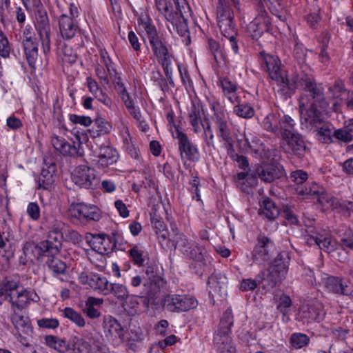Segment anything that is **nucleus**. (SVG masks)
Returning <instances> with one entry per match:
<instances>
[{
    "instance_id": "1",
    "label": "nucleus",
    "mask_w": 353,
    "mask_h": 353,
    "mask_svg": "<svg viewBox=\"0 0 353 353\" xmlns=\"http://www.w3.org/2000/svg\"><path fill=\"white\" fill-rule=\"evenodd\" d=\"M299 87L303 90L299 99L301 125L311 130L325 121L328 104L323 88L316 85L312 78L302 77Z\"/></svg>"
},
{
    "instance_id": "2",
    "label": "nucleus",
    "mask_w": 353,
    "mask_h": 353,
    "mask_svg": "<svg viewBox=\"0 0 353 353\" xmlns=\"http://www.w3.org/2000/svg\"><path fill=\"white\" fill-rule=\"evenodd\" d=\"M261 61L265 65L271 79L279 86V92L285 97H290L297 88L301 77L297 74L289 76L281 68V61L276 55L270 54L265 52H260Z\"/></svg>"
},
{
    "instance_id": "3",
    "label": "nucleus",
    "mask_w": 353,
    "mask_h": 353,
    "mask_svg": "<svg viewBox=\"0 0 353 353\" xmlns=\"http://www.w3.org/2000/svg\"><path fill=\"white\" fill-rule=\"evenodd\" d=\"M210 108L213 111L212 120L215 125L216 132L219 141L223 143L227 154L229 156H233L234 153V141L228 121L227 114L217 101L210 103Z\"/></svg>"
},
{
    "instance_id": "4",
    "label": "nucleus",
    "mask_w": 353,
    "mask_h": 353,
    "mask_svg": "<svg viewBox=\"0 0 353 353\" xmlns=\"http://www.w3.org/2000/svg\"><path fill=\"white\" fill-rule=\"evenodd\" d=\"M61 236L57 233L50 234L47 239L36 245L26 242L23 248L25 256L30 260L39 259L41 256L53 257L58 254L61 248Z\"/></svg>"
},
{
    "instance_id": "5",
    "label": "nucleus",
    "mask_w": 353,
    "mask_h": 353,
    "mask_svg": "<svg viewBox=\"0 0 353 353\" xmlns=\"http://www.w3.org/2000/svg\"><path fill=\"white\" fill-rule=\"evenodd\" d=\"M233 323L232 310L228 308L221 318L217 332L214 336V345L219 353L235 352L230 336Z\"/></svg>"
},
{
    "instance_id": "6",
    "label": "nucleus",
    "mask_w": 353,
    "mask_h": 353,
    "mask_svg": "<svg viewBox=\"0 0 353 353\" xmlns=\"http://www.w3.org/2000/svg\"><path fill=\"white\" fill-rule=\"evenodd\" d=\"M0 293L5 300L10 303L12 312L22 310L30 301H35L28 290L13 281L5 283L1 288Z\"/></svg>"
},
{
    "instance_id": "7",
    "label": "nucleus",
    "mask_w": 353,
    "mask_h": 353,
    "mask_svg": "<svg viewBox=\"0 0 353 353\" xmlns=\"http://www.w3.org/2000/svg\"><path fill=\"white\" fill-rule=\"evenodd\" d=\"M140 26L147 37L152 51L161 65L172 62L171 54L159 37L155 26L150 23V20L146 21L141 20Z\"/></svg>"
},
{
    "instance_id": "8",
    "label": "nucleus",
    "mask_w": 353,
    "mask_h": 353,
    "mask_svg": "<svg viewBox=\"0 0 353 353\" xmlns=\"http://www.w3.org/2000/svg\"><path fill=\"white\" fill-rule=\"evenodd\" d=\"M304 237L307 245H316L320 250L327 253L335 251L339 245L336 239L325 236L321 230H317L313 226L306 227Z\"/></svg>"
},
{
    "instance_id": "9",
    "label": "nucleus",
    "mask_w": 353,
    "mask_h": 353,
    "mask_svg": "<svg viewBox=\"0 0 353 353\" xmlns=\"http://www.w3.org/2000/svg\"><path fill=\"white\" fill-rule=\"evenodd\" d=\"M290 258L285 252L279 253L269 265L265 272V279L271 287L275 286L285 279L288 271Z\"/></svg>"
},
{
    "instance_id": "10",
    "label": "nucleus",
    "mask_w": 353,
    "mask_h": 353,
    "mask_svg": "<svg viewBox=\"0 0 353 353\" xmlns=\"http://www.w3.org/2000/svg\"><path fill=\"white\" fill-rule=\"evenodd\" d=\"M197 301L193 296L180 294H168L163 301V307L170 312H183L197 306Z\"/></svg>"
},
{
    "instance_id": "11",
    "label": "nucleus",
    "mask_w": 353,
    "mask_h": 353,
    "mask_svg": "<svg viewBox=\"0 0 353 353\" xmlns=\"http://www.w3.org/2000/svg\"><path fill=\"white\" fill-rule=\"evenodd\" d=\"M275 250L274 241L264 234H260L252 252L253 262L259 265L263 264L270 259Z\"/></svg>"
},
{
    "instance_id": "12",
    "label": "nucleus",
    "mask_w": 353,
    "mask_h": 353,
    "mask_svg": "<svg viewBox=\"0 0 353 353\" xmlns=\"http://www.w3.org/2000/svg\"><path fill=\"white\" fill-rule=\"evenodd\" d=\"M23 52L30 67L34 69L38 61V43L31 26L27 25L22 34Z\"/></svg>"
},
{
    "instance_id": "13",
    "label": "nucleus",
    "mask_w": 353,
    "mask_h": 353,
    "mask_svg": "<svg viewBox=\"0 0 353 353\" xmlns=\"http://www.w3.org/2000/svg\"><path fill=\"white\" fill-rule=\"evenodd\" d=\"M172 131V137L178 140L179 150L182 159H186L191 161H198L200 154L196 145H194L188 139V136L181 131L179 128L174 126Z\"/></svg>"
},
{
    "instance_id": "14",
    "label": "nucleus",
    "mask_w": 353,
    "mask_h": 353,
    "mask_svg": "<svg viewBox=\"0 0 353 353\" xmlns=\"http://www.w3.org/2000/svg\"><path fill=\"white\" fill-rule=\"evenodd\" d=\"M77 143L73 141L72 144L67 141L64 138L53 135L51 137V143L54 148L63 155L76 157L81 155L79 152L81 143L86 139V137L82 134H76Z\"/></svg>"
},
{
    "instance_id": "15",
    "label": "nucleus",
    "mask_w": 353,
    "mask_h": 353,
    "mask_svg": "<svg viewBox=\"0 0 353 353\" xmlns=\"http://www.w3.org/2000/svg\"><path fill=\"white\" fill-rule=\"evenodd\" d=\"M181 8L182 11L179 16L174 20L170 21V23L172 27L168 25V28L170 32L172 29L176 30V32L182 37L188 39L187 44L190 43V32L188 26V19L191 16V9L186 1L181 0Z\"/></svg>"
},
{
    "instance_id": "16",
    "label": "nucleus",
    "mask_w": 353,
    "mask_h": 353,
    "mask_svg": "<svg viewBox=\"0 0 353 353\" xmlns=\"http://www.w3.org/2000/svg\"><path fill=\"white\" fill-rule=\"evenodd\" d=\"M79 281L83 285H88L93 290L107 295L110 294V283L105 276L99 274L81 272Z\"/></svg>"
},
{
    "instance_id": "17",
    "label": "nucleus",
    "mask_w": 353,
    "mask_h": 353,
    "mask_svg": "<svg viewBox=\"0 0 353 353\" xmlns=\"http://www.w3.org/2000/svg\"><path fill=\"white\" fill-rule=\"evenodd\" d=\"M281 146L285 152L298 157L303 155L305 150V142L298 132L288 136L284 134Z\"/></svg>"
},
{
    "instance_id": "18",
    "label": "nucleus",
    "mask_w": 353,
    "mask_h": 353,
    "mask_svg": "<svg viewBox=\"0 0 353 353\" xmlns=\"http://www.w3.org/2000/svg\"><path fill=\"white\" fill-rule=\"evenodd\" d=\"M68 211L71 216L78 219L97 221L101 219L99 209L95 205L74 203L70 206Z\"/></svg>"
},
{
    "instance_id": "19",
    "label": "nucleus",
    "mask_w": 353,
    "mask_h": 353,
    "mask_svg": "<svg viewBox=\"0 0 353 353\" xmlns=\"http://www.w3.org/2000/svg\"><path fill=\"white\" fill-rule=\"evenodd\" d=\"M283 168L278 163H263L255 171V174L265 183H272L283 174Z\"/></svg>"
},
{
    "instance_id": "20",
    "label": "nucleus",
    "mask_w": 353,
    "mask_h": 353,
    "mask_svg": "<svg viewBox=\"0 0 353 353\" xmlns=\"http://www.w3.org/2000/svg\"><path fill=\"white\" fill-rule=\"evenodd\" d=\"M88 240L92 249L103 255L110 253L116 247L114 237L104 234H91Z\"/></svg>"
},
{
    "instance_id": "21",
    "label": "nucleus",
    "mask_w": 353,
    "mask_h": 353,
    "mask_svg": "<svg viewBox=\"0 0 353 353\" xmlns=\"http://www.w3.org/2000/svg\"><path fill=\"white\" fill-rule=\"evenodd\" d=\"M270 25V21L268 13L264 10H261L257 16L248 25V32L253 39H258L268 30Z\"/></svg>"
},
{
    "instance_id": "22",
    "label": "nucleus",
    "mask_w": 353,
    "mask_h": 353,
    "mask_svg": "<svg viewBox=\"0 0 353 353\" xmlns=\"http://www.w3.org/2000/svg\"><path fill=\"white\" fill-rule=\"evenodd\" d=\"M95 171L86 165H80L74 170L72 181L79 187L90 188L95 180Z\"/></svg>"
},
{
    "instance_id": "23",
    "label": "nucleus",
    "mask_w": 353,
    "mask_h": 353,
    "mask_svg": "<svg viewBox=\"0 0 353 353\" xmlns=\"http://www.w3.org/2000/svg\"><path fill=\"white\" fill-rule=\"evenodd\" d=\"M238 143L240 148L244 151L249 150L254 152L260 157L263 158L265 156V146L256 137L251 133L246 134L244 132L242 139H238Z\"/></svg>"
},
{
    "instance_id": "24",
    "label": "nucleus",
    "mask_w": 353,
    "mask_h": 353,
    "mask_svg": "<svg viewBox=\"0 0 353 353\" xmlns=\"http://www.w3.org/2000/svg\"><path fill=\"white\" fill-rule=\"evenodd\" d=\"M119 157L117 150L109 145H105L100 147L98 155L93 161L98 168H104L116 163Z\"/></svg>"
},
{
    "instance_id": "25",
    "label": "nucleus",
    "mask_w": 353,
    "mask_h": 353,
    "mask_svg": "<svg viewBox=\"0 0 353 353\" xmlns=\"http://www.w3.org/2000/svg\"><path fill=\"white\" fill-rule=\"evenodd\" d=\"M145 274L148 279L144 281L143 290L141 294L143 296H152L159 290L160 283L163 282V280L157 274L153 265L146 266Z\"/></svg>"
},
{
    "instance_id": "26",
    "label": "nucleus",
    "mask_w": 353,
    "mask_h": 353,
    "mask_svg": "<svg viewBox=\"0 0 353 353\" xmlns=\"http://www.w3.org/2000/svg\"><path fill=\"white\" fill-rule=\"evenodd\" d=\"M349 281L343 278L329 276L325 281L326 290L332 293L348 296L352 292Z\"/></svg>"
},
{
    "instance_id": "27",
    "label": "nucleus",
    "mask_w": 353,
    "mask_h": 353,
    "mask_svg": "<svg viewBox=\"0 0 353 353\" xmlns=\"http://www.w3.org/2000/svg\"><path fill=\"white\" fill-rule=\"evenodd\" d=\"M233 106V113L238 117L251 119L255 111L252 105L246 101V93L230 102Z\"/></svg>"
},
{
    "instance_id": "28",
    "label": "nucleus",
    "mask_w": 353,
    "mask_h": 353,
    "mask_svg": "<svg viewBox=\"0 0 353 353\" xmlns=\"http://www.w3.org/2000/svg\"><path fill=\"white\" fill-rule=\"evenodd\" d=\"M188 120L191 126L192 131L199 134L203 128V122L201 117V107L199 103L192 101L188 109Z\"/></svg>"
},
{
    "instance_id": "29",
    "label": "nucleus",
    "mask_w": 353,
    "mask_h": 353,
    "mask_svg": "<svg viewBox=\"0 0 353 353\" xmlns=\"http://www.w3.org/2000/svg\"><path fill=\"white\" fill-rule=\"evenodd\" d=\"M11 321L20 336L29 335L32 332L30 319L22 314L21 310L13 312Z\"/></svg>"
},
{
    "instance_id": "30",
    "label": "nucleus",
    "mask_w": 353,
    "mask_h": 353,
    "mask_svg": "<svg viewBox=\"0 0 353 353\" xmlns=\"http://www.w3.org/2000/svg\"><path fill=\"white\" fill-rule=\"evenodd\" d=\"M103 329L105 336L112 339H121L123 330L120 323L111 316H105L103 319Z\"/></svg>"
},
{
    "instance_id": "31",
    "label": "nucleus",
    "mask_w": 353,
    "mask_h": 353,
    "mask_svg": "<svg viewBox=\"0 0 353 353\" xmlns=\"http://www.w3.org/2000/svg\"><path fill=\"white\" fill-rule=\"evenodd\" d=\"M77 25L74 19L66 14H62L59 19V28L62 37L65 39H72L77 30Z\"/></svg>"
},
{
    "instance_id": "32",
    "label": "nucleus",
    "mask_w": 353,
    "mask_h": 353,
    "mask_svg": "<svg viewBox=\"0 0 353 353\" xmlns=\"http://www.w3.org/2000/svg\"><path fill=\"white\" fill-rule=\"evenodd\" d=\"M302 318L307 323L313 321H321L325 316V312L321 303L316 302L312 305L303 307L301 311Z\"/></svg>"
},
{
    "instance_id": "33",
    "label": "nucleus",
    "mask_w": 353,
    "mask_h": 353,
    "mask_svg": "<svg viewBox=\"0 0 353 353\" xmlns=\"http://www.w3.org/2000/svg\"><path fill=\"white\" fill-rule=\"evenodd\" d=\"M223 95L230 101H234L239 97L245 94V92L240 89L234 83H232L228 78L221 79L219 81Z\"/></svg>"
},
{
    "instance_id": "34",
    "label": "nucleus",
    "mask_w": 353,
    "mask_h": 353,
    "mask_svg": "<svg viewBox=\"0 0 353 353\" xmlns=\"http://www.w3.org/2000/svg\"><path fill=\"white\" fill-rule=\"evenodd\" d=\"M103 303V299L90 296L85 301L83 312L90 319L98 318L101 315L99 308Z\"/></svg>"
},
{
    "instance_id": "35",
    "label": "nucleus",
    "mask_w": 353,
    "mask_h": 353,
    "mask_svg": "<svg viewBox=\"0 0 353 353\" xmlns=\"http://www.w3.org/2000/svg\"><path fill=\"white\" fill-rule=\"evenodd\" d=\"M295 193L300 199H314L316 193L322 192V186L316 183H312L310 185H298L294 188Z\"/></svg>"
},
{
    "instance_id": "36",
    "label": "nucleus",
    "mask_w": 353,
    "mask_h": 353,
    "mask_svg": "<svg viewBox=\"0 0 353 353\" xmlns=\"http://www.w3.org/2000/svg\"><path fill=\"white\" fill-rule=\"evenodd\" d=\"M322 190V192L315 194L314 199H316L318 203L325 209H339L341 201L327 193L323 186Z\"/></svg>"
},
{
    "instance_id": "37",
    "label": "nucleus",
    "mask_w": 353,
    "mask_h": 353,
    "mask_svg": "<svg viewBox=\"0 0 353 353\" xmlns=\"http://www.w3.org/2000/svg\"><path fill=\"white\" fill-rule=\"evenodd\" d=\"M94 339L85 341L83 339L72 337L70 341V349L72 353H91Z\"/></svg>"
},
{
    "instance_id": "38",
    "label": "nucleus",
    "mask_w": 353,
    "mask_h": 353,
    "mask_svg": "<svg viewBox=\"0 0 353 353\" xmlns=\"http://www.w3.org/2000/svg\"><path fill=\"white\" fill-rule=\"evenodd\" d=\"M259 214L270 220H274L279 214V209L270 198H265L260 203Z\"/></svg>"
},
{
    "instance_id": "39",
    "label": "nucleus",
    "mask_w": 353,
    "mask_h": 353,
    "mask_svg": "<svg viewBox=\"0 0 353 353\" xmlns=\"http://www.w3.org/2000/svg\"><path fill=\"white\" fill-rule=\"evenodd\" d=\"M151 224L159 239L165 241L169 236V232L163 219L159 215L154 214L151 216Z\"/></svg>"
},
{
    "instance_id": "40",
    "label": "nucleus",
    "mask_w": 353,
    "mask_h": 353,
    "mask_svg": "<svg viewBox=\"0 0 353 353\" xmlns=\"http://www.w3.org/2000/svg\"><path fill=\"white\" fill-rule=\"evenodd\" d=\"M217 22L234 19V14L228 0H219L216 8Z\"/></svg>"
},
{
    "instance_id": "41",
    "label": "nucleus",
    "mask_w": 353,
    "mask_h": 353,
    "mask_svg": "<svg viewBox=\"0 0 353 353\" xmlns=\"http://www.w3.org/2000/svg\"><path fill=\"white\" fill-rule=\"evenodd\" d=\"M45 343L49 347L52 348L60 353H64L70 350V344H68L65 340L56 336H46Z\"/></svg>"
},
{
    "instance_id": "42",
    "label": "nucleus",
    "mask_w": 353,
    "mask_h": 353,
    "mask_svg": "<svg viewBox=\"0 0 353 353\" xmlns=\"http://www.w3.org/2000/svg\"><path fill=\"white\" fill-rule=\"evenodd\" d=\"M112 129L110 122L103 118H98L95 120L94 127L90 130V133L93 137H97L110 133Z\"/></svg>"
},
{
    "instance_id": "43",
    "label": "nucleus",
    "mask_w": 353,
    "mask_h": 353,
    "mask_svg": "<svg viewBox=\"0 0 353 353\" xmlns=\"http://www.w3.org/2000/svg\"><path fill=\"white\" fill-rule=\"evenodd\" d=\"M294 125L295 122L290 117L283 115L279 121V133L283 137L284 134L288 136L297 132L294 129Z\"/></svg>"
},
{
    "instance_id": "44",
    "label": "nucleus",
    "mask_w": 353,
    "mask_h": 353,
    "mask_svg": "<svg viewBox=\"0 0 353 353\" xmlns=\"http://www.w3.org/2000/svg\"><path fill=\"white\" fill-rule=\"evenodd\" d=\"M265 280V271L261 272L256 275L255 279H244L240 283L239 289L241 291H252L255 290L259 284Z\"/></svg>"
},
{
    "instance_id": "45",
    "label": "nucleus",
    "mask_w": 353,
    "mask_h": 353,
    "mask_svg": "<svg viewBox=\"0 0 353 353\" xmlns=\"http://www.w3.org/2000/svg\"><path fill=\"white\" fill-rule=\"evenodd\" d=\"M50 26L43 22L42 27L38 28V33L42 45L43 52L46 54L50 50Z\"/></svg>"
},
{
    "instance_id": "46",
    "label": "nucleus",
    "mask_w": 353,
    "mask_h": 353,
    "mask_svg": "<svg viewBox=\"0 0 353 353\" xmlns=\"http://www.w3.org/2000/svg\"><path fill=\"white\" fill-rule=\"evenodd\" d=\"M290 346L294 349H301L307 346L310 343L309 336L303 333H292L289 339Z\"/></svg>"
},
{
    "instance_id": "47",
    "label": "nucleus",
    "mask_w": 353,
    "mask_h": 353,
    "mask_svg": "<svg viewBox=\"0 0 353 353\" xmlns=\"http://www.w3.org/2000/svg\"><path fill=\"white\" fill-rule=\"evenodd\" d=\"M128 254L136 265L139 267L144 265L147 252L142 248L134 245L128 251Z\"/></svg>"
},
{
    "instance_id": "48",
    "label": "nucleus",
    "mask_w": 353,
    "mask_h": 353,
    "mask_svg": "<svg viewBox=\"0 0 353 353\" xmlns=\"http://www.w3.org/2000/svg\"><path fill=\"white\" fill-rule=\"evenodd\" d=\"M46 265L49 270L52 272L54 276H58L59 275L63 274L65 272V263L54 256L51 257L46 261Z\"/></svg>"
},
{
    "instance_id": "49",
    "label": "nucleus",
    "mask_w": 353,
    "mask_h": 353,
    "mask_svg": "<svg viewBox=\"0 0 353 353\" xmlns=\"http://www.w3.org/2000/svg\"><path fill=\"white\" fill-rule=\"evenodd\" d=\"M37 183L38 189H50L54 183V178L52 172L48 169L43 168L40 175L39 176Z\"/></svg>"
},
{
    "instance_id": "50",
    "label": "nucleus",
    "mask_w": 353,
    "mask_h": 353,
    "mask_svg": "<svg viewBox=\"0 0 353 353\" xmlns=\"http://www.w3.org/2000/svg\"><path fill=\"white\" fill-rule=\"evenodd\" d=\"M190 250L191 253L185 254L187 256L198 261H210V259L209 258L207 251L203 246L199 245L196 243L194 242V245Z\"/></svg>"
},
{
    "instance_id": "51",
    "label": "nucleus",
    "mask_w": 353,
    "mask_h": 353,
    "mask_svg": "<svg viewBox=\"0 0 353 353\" xmlns=\"http://www.w3.org/2000/svg\"><path fill=\"white\" fill-rule=\"evenodd\" d=\"M221 34L228 39H232L236 35V30L234 19L225 20L218 22Z\"/></svg>"
},
{
    "instance_id": "52",
    "label": "nucleus",
    "mask_w": 353,
    "mask_h": 353,
    "mask_svg": "<svg viewBox=\"0 0 353 353\" xmlns=\"http://www.w3.org/2000/svg\"><path fill=\"white\" fill-rule=\"evenodd\" d=\"M122 95V101H123L125 107L130 112V114L137 121H140L141 119V113L138 106L134 105V102L132 100L129 93L124 91Z\"/></svg>"
},
{
    "instance_id": "53",
    "label": "nucleus",
    "mask_w": 353,
    "mask_h": 353,
    "mask_svg": "<svg viewBox=\"0 0 353 353\" xmlns=\"http://www.w3.org/2000/svg\"><path fill=\"white\" fill-rule=\"evenodd\" d=\"M175 247L178 248L183 254L191 253L190 248L194 245V241L189 240L186 236L183 234H179L175 240Z\"/></svg>"
},
{
    "instance_id": "54",
    "label": "nucleus",
    "mask_w": 353,
    "mask_h": 353,
    "mask_svg": "<svg viewBox=\"0 0 353 353\" xmlns=\"http://www.w3.org/2000/svg\"><path fill=\"white\" fill-rule=\"evenodd\" d=\"M109 288L110 293H112L119 300L123 301L128 297L129 292L125 285L114 283H110Z\"/></svg>"
},
{
    "instance_id": "55",
    "label": "nucleus",
    "mask_w": 353,
    "mask_h": 353,
    "mask_svg": "<svg viewBox=\"0 0 353 353\" xmlns=\"http://www.w3.org/2000/svg\"><path fill=\"white\" fill-rule=\"evenodd\" d=\"M278 119L275 114H269L262 121L261 126L267 131L279 134Z\"/></svg>"
},
{
    "instance_id": "56",
    "label": "nucleus",
    "mask_w": 353,
    "mask_h": 353,
    "mask_svg": "<svg viewBox=\"0 0 353 353\" xmlns=\"http://www.w3.org/2000/svg\"><path fill=\"white\" fill-rule=\"evenodd\" d=\"M333 126L330 123H325V121L319 126L314 127L313 129H315L317 131V133L319 136L323 137V140L324 142H332V130Z\"/></svg>"
},
{
    "instance_id": "57",
    "label": "nucleus",
    "mask_w": 353,
    "mask_h": 353,
    "mask_svg": "<svg viewBox=\"0 0 353 353\" xmlns=\"http://www.w3.org/2000/svg\"><path fill=\"white\" fill-rule=\"evenodd\" d=\"M63 315L65 318L70 319L79 327H83L85 324L83 316L72 307H65L63 310Z\"/></svg>"
},
{
    "instance_id": "58",
    "label": "nucleus",
    "mask_w": 353,
    "mask_h": 353,
    "mask_svg": "<svg viewBox=\"0 0 353 353\" xmlns=\"http://www.w3.org/2000/svg\"><path fill=\"white\" fill-rule=\"evenodd\" d=\"M12 47L6 34L0 30V57L8 59L10 56Z\"/></svg>"
},
{
    "instance_id": "59",
    "label": "nucleus",
    "mask_w": 353,
    "mask_h": 353,
    "mask_svg": "<svg viewBox=\"0 0 353 353\" xmlns=\"http://www.w3.org/2000/svg\"><path fill=\"white\" fill-rule=\"evenodd\" d=\"M308 179V174L302 170H296L290 174V180L294 183V187L302 185Z\"/></svg>"
},
{
    "instance_id": "60",
    "label": "nucleus",
    "mask_w": 353,
    "mask_h": 353,
    "mask_svg": "<svg viewBox=\"0 0 353 353\" xmlns=\"http://www.w3.org/2000/svg\"><path fill=\"white\" fill-rule=\"evenodd\" d=\"M352 132L345 128L336 130L333 132V137L344 143H349L353 140Z\"/></svg>"
},
{
    "instance_id": "61",
    "label": "nucleus",
    "mask_w": 353,
    "mask_h": 353,
    "mask_svg": "<svg viewBox=\"0 0 353 353\" xmlns=\"http://www.w3.org/2000/svg\"><path fill=\"white\" fill-rule=\"evenodd\" d=\"M203 139L208 148H214V136L210 123L206 125L203 124Z\"/></svg>"
},
{
    "instance_id": "62",
    "label": "nucleus",
    "mask_w": 353,
    "mask_h": 353,
    "mask_svg": "<svg viewBox=\"0 0 353 353\" xmlns=\"http://www.w3.org/2000/svg\"><path fill=\"white\" fill-rule=\"evenodd\" d=\"M291 305L292 301L289 296L285 294L281 296L277 307L279 312L283 314V316L289 314Z\"/></svg>"
},
{
    "instance_id": "63",
    "label": "nucleus",
    "mask_w": 353,
    "mask_h": 353,
    "mask_svg": "<svg viewBox=\"0 0 353 353\" xmlns=\"http://www.w3.org/2000/svg\"><path fill=\"white\" fill-rule=\"evenodd\" d=\"M69 120L74 124H79L85 127L90 126L92 123V120L90 117L75 114H70Z\"/></svg>"
},
{
    "instance_id": "64",
    "label": "nucleus",
    "mask_w": 353,
    "mask_h": 353,
    "mask_svg": "<svg viewBox=\"0 0 353 353\" xmlns=\"http://www.w3.org/2000/svg\"><path fill=\"white\" fill-rule=\"evenodd\" d=\"M208 48L213 54L214 61L218 63L220 59H223V55L220 50L219 43L212 39H208Z\"/></svg>"
}]
</instances>
